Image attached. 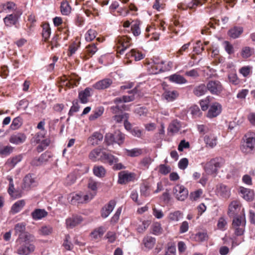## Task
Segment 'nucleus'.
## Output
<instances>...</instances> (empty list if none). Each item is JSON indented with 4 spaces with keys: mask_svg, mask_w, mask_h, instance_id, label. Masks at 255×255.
Instances as JSON below:
<instances>
[{
    "mask_svg": "<svg viewBox=\"0 0 255 255\" xmlns=\"http://www.w3.org/2000/svg\"><path fill=\"white\" fill-rule=\"evenodd\" d=\"M134 100V96H123L121 97H117L114 100L116 105L111 107L110 110L112 113H116L120 110H129V106L125 104V103L132 101Z\"/></svg>",
    "mask_w": 255,
    "mask_h": 255,
    "instance_id": "1",
    "label": "nucleus"
},
{
    "mask_svg": "<svg viewBox=\"0 0 255 255\" xmlns=\"http://www.w3.org/2000/svg\"><path fill=\"white\" fill-rule=\"evenodd\" d=\"M246 221L245 214L242 213V215L233 218L232 227L235 230V234L236 236H242L244 234Z\"/></svg>",
    "mask_w": 255,
    "mask_h": 255,
    "instance_id": "2",
    "label": "nucleus"
},
{
    "mask_svg": "<svg viewBox=\"0 0 255 255\" xmlns=\"http://www.w3.org/2000/svg\"><path fill=\"white\" fill-rule=\"evenodd\" d=\"M224 160L221 157H216L207 162L204 166L205 172L208 174L216 173L218 169L222 167Z\"/></svg>",
    "mask_w": 255,
    "mask_h": 255,
    "instance_id": "3",
    "label": "nucleus"
},
{
    "mask_svg": "<svg viewBox=\"0 0 255 255\" xmlns=\"http://www.w3.org/2000/svg\"><path fill=\"white\" fill-rule=\"evenodd\" d=\"M246 141L242 144L241 148L245 153L251 152L255 145V133L254 132L248 133L245 135Z\"/></svg>",
    "mask_w": 255,
    "mask_h": 255,
    "instance_id": "4",
    "label": "nucleus"
},
{
    "mask_svg": "<svg viewBox=\"0 0 255 255\" xmlns=\"http://www.w3.org/2000/svg\"><path fill=\"white\" fill-rule=\"evenodd\" d=\"M206 88L211 94L215 96L220 95L224 88L222 83L218 80H209L206 84Z\"/></svg>",
    "mask_w": 255,
    "mask_h": 255,
    "instance_id": "5",
    "label": "nucleus"
},
{
    "mask_svg": "<svg viewBox=\"0 0 255 255\" xmlns=\"http://www.w3.org/2000/svg\"><path fill=\"white\" fill-rule=\"evenodd\" d=\"M245 214L244 209L242 207L241 204L238 201H233L229 205L228 214L230 218H234Z\"/></svg>",
    "mask_w": 255,
    "mask_h": 255,
    "instance_id": "6",
    "label": "nucleus"
},
{
    "mask_svg": "<svg viewBox=\"0 0 255 255\" xmlns=\"http://www.w3.org/2000/svg\"><path fill=\"white\" fill-rule=\"evenodd\" d=\"M67 199L72 205L84 203L90 201L89 195L88 194L83 195L82 192L71 193L68 195Z\"/></svg>",
    "mask_w": 255,
    "mask_h": 255,
    "instance_id": "7",
    "label": "nucleus"
},
{
    "mask_svg": "<svg viewBox=\"0 0 255 255\" xmlns=\"http://www.w3.org/2000/svg\"><path fill=\"white\" fill-rule=\"evenodd\" d=\"M173 193L177 200L183 201L188 195V190L183 185L177 184L173 188Z\"/></svg>",
    "mask_w": 255,
    "mask_h": 255,
    "instance_id": "8",
    "label": "nucleus"
},
{
    "mask_svg": "<svg viewBox=\"0 0 255 255\" xmlns=\"http://www.w3.org/2000/svg\"><path fill=\"white\" fill-rule=\"evenodd\" d=\"M222 111V106L218 102H213L210 105L207 113V117L212 119L220 115Z\"/></svg>",
    "mask_w": 255,
    "mask_h": 255,
    "instance_id": "9",
    "label": "nucleus"
},
{
    "mask_svg": "<svg viewBox=\"0 0 255 255\" xmlns=\"http://www.w3.org/2000/svg\"><path fill=\"white\" fill-rule=\"evenodd\" d=\"M52 156V155L51 152L46 151L42 153L38 158H33L31 161V164L32 166H40L44 162H47Z\"/></svg>",
    "mask_w": 255,
    "mask_h": 255,
    "instance_id": "10",
    "label": "nucleus"
},
{
    "mask_svg": "<svg viewBox=\"0 0 255 255\" xmlns=\"http://www.w3.org/2000/svg\"><path fill=\"white\" fill-rule=\"evenodd\" d=\"M35 249L33 244H23L18 248L17 253L20 255H29L34 251Z\"/></svg>",
    "mask_w": 255,
    "mask_h": 255,
    "instance_id": "11",
    "label": "nucleus"
},
{
    "mask_svg": "<svg viewBox=\"0 0 255 255\" xmlns=\"http://www.w3.org/2000/svg\"><path fill=\"white\" fill-rule=\"evenodd\" d=\"M115 201L112 200L106 204L101 209V215L103 218H107L111 213L113 211L116 206Z\"/></svg>",
    "mask_w": 255,
    "mask_h": 255,
    "instance_id": "12",
    "label": "nucleus"
},
{
    "mask_svg": "<svg viewBox=\"0 0 255 255\" xmlns=\"http://www.w3.org/2000/svg\"><path fill=\"white\" fill-rule=\"evenodd\" d=\"M83 221V218L79 215H73L66 220V225L68 229H73L79 225Z\"/></svg>",
    "mask_w": 255,
    "mask_h": 255,
    "instance_id": "13",
    "label": "nucleus"
},
{
    "mask_svg": "<svg viewBox=\"0 0 255 255\" xmlns=\"http://www.w3.org/2000/svg\"><path fill=\"white\" fill-rule=\"evenodd\" d=\"M26 139V135L22 132H17L12 134L9 139L10 143L18 145L25 142Z\"/></svg>",
    "mask_w": 255,
    "mask_h": 255,
    "instance_id": "14",
    "label": "nucleus"
},
{
    "mask_svg": "<svg viewBox=\"0 0 255 255\" xmlns=\"http://www.w3.org/2000/svg\"><path fill=\"white\" fill-rule=\"evenodd\" d=\"M37 182L35 175L32 174L26 175L23 179V187L25 189H28L31 187L36 186Z\"/></svg>",
    "mask_w": 255,
    "mask_h": 255,
    "instance_id": "15",
    "label": "nucleus"
},
{
    "mask_svg": "<svg viewBox=\"0 0 255 255\" xmlns=\"http://www.w3.org/2000/svg\"><path fill=\"white\" fill-rule=\"evenodd\" d=\"M92 89L90 87L85 88L79 92L78 98L82 104H86L89 101V98L92 96Z\"/></svg>",
    "mask_w": 255,
    "mask_h": 255,
    "instance_id": "16",
    "label": "nucleus"
},
{
    "mask_svg": "<svg viewBox=\"0 0 255 255\" xmlns=\"http://www.w3.org/2000/svg\"><path fill=\"white\" fill-rule=\"evenodd\" d=\"M218 138L216 135L213 133L205 135L204 137V141L207 147L213 148L217 144Z\"/></svg>",
    "mask_w": 255,
    "mask_h": 255,
    "instance_id": "17",
    "label": "nucleus"
},
{
    "mask_svg": "<svg viewBox=\"0 0 255 255\" xmlns=\"http://www.w3.org/2000/svg\"><path fill=\"white\" fill-rule=\"evenodd\" d=\"M134 178V173H128L126 171H122L119 173L118 182L120 184H123L126 182L132 181Z\"/></svg>",
    "mask_w": 255,
    "mask_h": 255,
    "instance_id": "18",
    "label": "nucleus"
},
{
    "mask_svg": "<svg viewBox=\"0 0 255 255\" xmlns=\"http://www.w3.org/2000/svg\"><path fill=\"white\" fill-rule=\"evenodd\" d=\"M119 158L110 153L103 152L102 154V161L108 163L109 165H112L119 162Z\"/></svg>",
    "mask_w": 255,
    "mask_h": 255,
    "instance_id": "19",
    "label": "nucleus"
},
{
    "mask_svg": "<svg viewBox=\"0 0 255 255\" xmlns=\"http://www.w3.org/2000/svg\"><path fill=\"white\" fill-rule=\"evenodd\" d=\"M126 110H120L116 113H113L115 116L113 117V120L117 124H121L123 122L124 123L126 120H128L129 114L128 113L124 112Z\"/></svg>",
    "mask_w": 255,
    "mask_h": 255,
    "instance_id": "20",
    "label": "nucleus"
},
{
    "mask_svg": "<svg viewBox=\"0 0 255 255\" xmlns=\"http://www.w3.org/2000/svg\"><path fill=\"white\" fill-rule=\"evenodd\" d=\"M216 190L218 195L223 198H227L230 196L229 187L224 184L217 185Z\"/></svg>",
    "mask_w": 255,
    "mask_h": 255,
    "instance_id": "21",
    "label": "nucleus"
},
{
    "mask_svg": "<svg viewBox=\"0 0 255 255\" xmlns=\"http://www.w3.org/2000/svg\"><path fill=\"white\" fill-rule=\"evenodd\" d=\"M169 81L172 83L182 85L187 83V80L182 76L177 73L172 74L167 77Z\"/></svg>",
    "mask_w": 255,
    "mask_h": 255,
    "instance_id": "22",
    "label": "nucleus"
},
{
    "mask_svg": "<svg viewBox=\"0 0 255 255\" xmlns=\"http://www.w3.org/2000/svg\"><path fill=\"white\" fill-rule=\"evenodd\" d=\"M112 84V80L110 78H106L96 82L93 87L97 90H104L109 88Z\"/></svg>",
    "mask_w": 255,
    "mask_h": 255,
    "instance_id": "23",
    "label": "nucleus"
},
{
    "mask_svg": "<svg viewBox=\"0 0 255 255\" xmlns=\"http://www.w3.org/2000/svg\"><path fill=\"white\" fill-rule=\"evenodd\" d=\"M243 31V27L235 26L229 30L228 35L233 39H237L241 36Z\"/></svg>",
    "mask_w": 255,
    "mask_h": 255,
    "instance_id": "24",
    "label": "nucleus"
},
{
    "mask_svg": "<svg viewBox=\"0 0 255 255\" xmlns=\"http://www.w3.org/2000/svg\"><path fill=\"white\" fill-rule=\"evenodd\" d=\"M47 215V212L45 209H35L31 213L32 219L35 221L41 220Z\"/></svg>",
    "mask_w": 255,
    "mask_h": 255,
    "instance_id": "25",
    "label": "nucleus"
},
{
    "mask_svg": "<svg viewBox=\"0 0 255 255\" xmlns=\"http://www.w3.org/2000/svg\"><path fill=\"white\" fill-rule=\"evenodd\" d=\"M240 193L241 196L246 201L252 200L254 197L253 190L243 187L240 188Z\"/></svg>",
    "mask_w": 255,
    "mask_h": 255,
    "instance_id": "26",
    "label": "nucleus"
},
{
    "mask_svg": "<svg viewBox=\"0 0 255 255\" xmlns=\"http://www.w3.org/2000/svg\"><path fill=\"white\" fill-rule=\"evenodd\" d=\"M18 16L17 14H10L6 15L3 18V21L6 26L10 27L13 25L16 24L18 21Z\"/></svg>",
    "mask_w": 255,
    "mask_h": 255,
    "instance_id": "27",
    "label": "nucleus"
},
{
    "mask_svg": "<svg viewBox=\"0 0 255 255\" xmlns=\"http://www.w3.org/2000/svg\"><path fill=\"white\" fill-rule=\"evenodd\" d=\"M99 183L93 180H90L88 184V188L91 192L88 194L89 195L90 200H92L97 194L98 186Z\"/></svg>",
    "mask_w": 255,
    "mask_h": 255,
    "instance_id": "28",
    "label": "nucleus"
},
{
    "mask_svg": "<svg viewBox=\"0 0 255 255\" xmlns=\"http://www.w3.org/2000/svg\"><path fill=\"white\" fill-rule=\"evenodd\" d=\"M155 242V238L149 236L144 237L142 240V244L148 250L153 248Z\"/></svg>",
    "mask_w": 255,
    "mask_h": 255,
    "instance_id": "29",
    "label": "nucleus"
},
{
    "mask_svg": "<svg viewBox=\"0 0 255 255\" xmlns=\"http://www.w3.org/2000/svg\"><path fill=\"white\" fill-rule=\"evenodd\" d=\"M207 92V89L206 88V85L204 84H200L195 86L193 90V94L197 97H201L204 95Z\"/></svg>",
    "mask_w": 255,
    "mask_h": 255,
    "instance_id": "30",
    "label": "nucleus"
},
{
    "mask_svg": "<svg viewBox=\"0 0 255 255\" xmlns=\"http://www.w3.org/2000/svg\"><path fill=\"white\" fill-rule=\"evenodd\" d=\"M33 236L30 234L25 232L22 235H20L17 239L16 242L20 243H23L24 244H31L30 242L33 241Z\"/></svg>",
    "mask_w": 255,
    "mask_h": 255,
    "instance_id": "31",
    "label": "nucleus"
},
{
    "mask_svg": "<svg viewBox=\"0 0 255 255\" xmlns=\"http://www.w3.org/2000/svg\"><path fill=\"white\" fill-rule=\"evenodd\" d=\"M183 217V213L179 210L170 212L167 216L171 222H178Z\"/></svg>",
    "mask_w": 255,
    "mask_h": 255,
    "instance_id": "32",
    "label": "nucleus"
},
{
    "mask_svg": "<svg viewBox=\"0 0 255 255\" xmlns=\"http://www.w3.org/2000/svg\"><path fill=\"white\" fill-rule=\"evenodd\" d=\"M179 96V93L176 90H167L163 94V96L168 102L174 101Z\"/></svg>",
    "mask_w": 255,
    "mask_h": 255,
    "instance_id": "33",
    "label": "nucleus"
},
{
    "mask_svg": "<svg viewBox=\"0 0 255 255\" xmlns=\"http://www.w3.org/2000/svg\"><path fill=\"white\" fill-rule=\"evenodd\" d=\"M104 151H102L100 148H96L92 150L89 153V158L93 161L101 160L102 161V154Z\"/></svg>",
    "mask_w": 255,
    "mask_h": 255,
    "instance_id": "34",
    "label": "nucleus"
},
{
    "mask_svg": "<svg viewBox=\"0 0 255 255\" xmlns=\"http://www.w3.org/2000/svg\"><path fill=\"white\" fill-rule=\"evenodd\" d=\"M127 58H133L134 60L139 61L144 58V55L135 49H131V51L126 54Z\"/></svg>",
    "mask_w": 255,
    "mask_h": 255,
    "instance_id": "35",
    "label": "nucleus"
},
{
    "mask_svg": "<svg viewBox=\"0 0 255 255\" xmlns=\"http://www.w3.org/2000/svg\"><path fill=\"white\" fill-rule=\"evenodd\" d=\"M160 63L161 64H160V62H155V64L151 65L150 67L152 70V74H157L165 71V69H164L163 67L164 62L161 60Z\"/></svg>",
    "mask_w": 255,
    "mask_h": 255,
    "instance_id": "36",
    "label": "nucleus"
},
{
    "mask_svg": "<svg viewBox=\"0 0 255 255\" xmlns=\"http://www.w3.org/2000/svg\"><path fill=\"white\" fill-rule=\"evenodd\" d=\"M25 204L24 200H20L15 202L11 208V212L13 214H16L19 212L23 208Z\"/></svg>",
    "mask_w": 255,
    "mask_h": 255,
    "instance_id": "37",
    "label": "nucleus"
},
{
    "mask_svg": "<svg viewBox=\"0 0 255 255\" xmlns=\"http://www.w3.org/2000/svg\"><path fill=\"white\" fill-rule=\"evenodd\" d=\"M25 226L26 224L23 222L16 224L14 227V235H18L19 237L20 235L25 233L26 232Z\"/></svg>",
    "mask_w": 255,
    "mask_h": 255,
    "instance_id": "38",
    "label": "nucleus"
},
{
    "mask_svg": "<svg viewBox=\"0 0 255 255\" xmlns=\"http://www.w3.org/2000/svg\"><path fill=\"white\" fill-rule=\"evenodd\" d=\"M114 142L119 145L122 144L125 140V135L120 131H116L114 133Z\"/></svg>",
    "mask_w": 255,
    "mask_h": 255,
    "instance_id": "39",
    "label": "nucleus"
},
{
    "mask_svg": "<svg viewBox=\"0 0 255 255\" xmlns=\"http://www.w3.org/2000/svg\"><path fill=\"white\" fill-rule=\"evenodd\" d=\"M105 231V228L103 226H101L98 228L94 230L91 233V235L93 238L95 239H97L99 238H101L104 235Z\"/></svg>",
    "mask_w": 255,
    "mask_h": 255,
    "instance_id": "40",
    "label": "nucleus"
},
{
    "mask_svg": "<svg viewBox=\"0 0 255 255\" xmlns=\"http://www.w3.org/2000/svg\"><path fill=\"white\" fill-rule=\"evenodd\" d=\"M254 50L249 46H245L243 47L241 51V56L244 59L250 57L254 53Z\"/></svg>",
    "mask_w": 255,
    "mask_h": 255,
    "instance_id": "41",
    "label": "nucleus"
},
{
    "mask_svg": "<svg viewBox=\"0 0 255 255\" xmlns=\"http://www.w3.org/2000/svg\"><path fill=\"white\" fill-rule=\"evenodd\" d=\"M181 128L180 123L177 121H174L169 125L168 130L172 133L178 132Z\"/></svg>",
    "mask_w": 255,
    "mask_h": 255,
    "instance_id": "42",
    "label": "nucleus"
},
{
    "mask_svg": "<svg viewBox=\"0 0 255 255\" xmlns=\"http://www.w3.org/2000/svg\"><path fill=\"white\" fill-rule=\"evenodd\" d=\"M60 10L62 14L64 15H67L70 13L71 7L67 1L61 3Z\"/></svg>",
    "mask_w": 255,
    "mask_h": 255,
    "instance_id": "43",
    "label": "nucleus"
},
{
    "mask_svg": "<svg viewBox=\"0 0 255 255\" xmlns=\"http://www.w3.org/2000/svg\"><path fill=\"white\" fill-rule=\"evenodd\" d=\"M104 108L100 107L97 108L94 112L93 114H92L89 116V119L90 121H94L100 117L104 112Z\"/></svg>",
    "mask_w": 255,
    "mask_h": 255,
    "instance_id": "44",
    "label": "nucleus"
},
{
    "mask_svg": "<svg viewBox=\"0 0 255 255\" xmlns=\"http://www.w3.org/2000/svg\"><path fill=\"white\" fill-rule=\"evenodd\" d=\"M22 124V120L20 117H17L13 119L10 125V128L12 130L17 129Z\"/></svg>",
    "mask_w": 255,
    "mask_h": 255,
    "instance_id": "45",
    "label": "nucleus"
},
{
    "mask_svg": "<svg viewBox=\"0 0 255 255\" xmlns=\"http://www.w3.org/2000/svg\"><path fill=\"white\" fill-rule=\"evenodd\" d=\"M211 100V97L209 96L206 97L205 99L200 101V105L202 111H205L208 109L210 106Z\"/></svg>",
    "mask_w": 255,
    "mask_h": 255,
    "instance_id": "46",
    "label": "nucleus"
},
{
    "mask_svg": "<svg viewBox=\"0 0 255 255\" xmlns=\"http://www.w3.org/2000/svg\"><path fill=\"white\" fill-rule=\"evenodd\" d=\"M93 170L94 175L98 177L104 176L106 173V170L102 166H94Z\"/></svg>",
    "mask_w": 255,
    "mask_h": 255,
    "instance_id": "47",
    "label": "nucleus"
},
{
    "mask_svg": "<svg viewBox=\"0 0 255 255\" xmlns=\"http://www.w3.org/2000/svg\"><path fill=\"white\" fill-rule=\"evenodd\" d=\"M97 35V31L93 29H89L85 34V38L87 41H91L94 40Z\"/></svg>",
    "mask_w": 255,
    "mask_h": 255,
    "instance_id": "48",
    "label": "nucleus"
},
{
    "mask_svg": "<svg viewBox=\"0 0 255 255\" xmlns=\"http://www.w3.org/2000/svg\"><path fill=\"white\" fill-rule=\"evenodd\" d=\"M53 231V228L50 226H44L39 230V234L42 236H46L50 235Z\"/></svg>",
    "mask_w": 255,
    "mask_h": 255,
    "instance_id": "49",
    "label": "nucleus"
},
{
    "mask_svg": "<svg viewBox=\"0 0 255 255\" xmlns=\"http://www.w3.org/2000/svg\"><path fill=\"white\" fill-rule=\"evenodd\" d=\"M127 155L130 157H137L141 155L142 150L138 148H134L131 149H127Z\"/></svg>",
    "mask_w": 255,
    "mask_h": 255,
    "instance_id": "50",
    "label": "nucleus"
},
{
    "mask_svg": "<svg viewBox=\"0 0 255 255\" xmlns=\"http://www.w3.org/2000/svg\"><path fill=\"white\" fill-rule=\"evenodd\" d=\"M161 224L158 222L154 223L152 226V233L155 235H159L162 232Z\"/></svg>",
    "mask_w": 255,
    "mask_h": 255,
    "instance_id": "51",
    "label": "nucleus"
},
{
    "mask_svg": "<svg viewBox=\"0 0 255 255\" xmlns=\"http://www.w3.org/2000/svg\"><path fill=\"white\" fill-rule=\"evenodd\" d=\"M131 30L133 35L138 36L140 34L141 31L139 28V23L138 21H135L131 25Z\"/></svg>",
    "mask_w": 255,
    "mask_h": 255,
    "instance_id": "52",
    "label": "nucleus"
},
{
    "mask_svg": "<svg viewBox=\"0 0 255 255\" xmlns=\"http://www.w3.org/2000/svg\"><path fill=\"white\" fill-rule=\"evenodd\" d=\"M16 8L15 4L14 2L8 1L2 5L3 10L6 12H9L14 10Z\"/></svg>",
    "mask_w": 255,
    "mask_h": 255,
    "instance_id": "53",
    "label": "nucleus"
},
{
    "mask_svg": "<svg viewBox=\"0 0 255 255\" xmlns=\"http://www.w3.org/2000/svg\"><path fill=\"white\" fill-rule=\"evenodd\" d=\"M190 111L191 114L194 118L199 117L202 115V112L197 105H193L192 106Z\"/></svg>",
    "mask_w": 255,
    "mask_h": 255,
    "instance_id": "54",
    "label": "nucleus"
},
{
    "mask_svg": "<svg viewBox=\"0 0 255 255\" xmlns=\"http://www.w3.org/2000/svg\"><path fill=\"white\" fill-rule=\"evenodd\" d=\"M202 193L203 191L201 189L192 192L189 195L190 199L192 201H196L200 198Z\"/></svg>",
    "mask_w": 255,
    "mask_h": 255,
    "instance_id": "55",
    "label": "nucleus"
},
{
    "mask_svg": "<svg viewBox=\"0 0 255 255\" xmlns=\"http://www.w3.org/2000/svg\"><path fill=\"white\" fill-rule=\"evenodd\" d=\"M72 104L68 114L69 117L72 116L74 113L78 112L80 109V106L77 101H73Z\"/></svg>",
    "mask_w": 255,
    "mask_h": 255,
    "instance_id": "56",
    "label": "nucleus"
},
{
    "mask_svg": "<svg viewBox=\"0 0 255 255\" xmlns=\"http://www.w3.org/2000/svg\"><path fill=\"white\" fill-rule=\"evenodd\" d=\"M228 79L230 83L234 85H237L240 83V80L238 79L237 74L234 73H231L229 74Z\"/></svg>",
    "mask_w": 255,
    "mask_h": 255,
    "instance_id": "57",
    "label": "nucleus"
},
{
    "mask_svg": "<svg viewBox=\"0 0 255 255\" xmlns=\"http://www.w3.org/2000/svg\"><path fill=\"white\" fill-rule=\"evenodd\" d=\"M223 45L226 52L231 55L234 53V50L233 45L228 41H225L223 42Z\"/></svg>",
    "mask_w": 255,
    "mask_h": 255,
    "instance_id": "58",
    "label": "nucleus"
},
{
    "mask_svg": "<svg viewBox=\"0 0 255 255\" xmlns=\"http://www.w3.org/2000/svg\"><path fill=\"white\" fill-rule=\"evenodd\" d=\"M51 34V29L49 25L46 24L43 26L42 29V36L45 40L48 39Z\"/></svg>",
    "mask_w": 255,
    "mask_h": 255,
    "instance_id": "59",
    "label": "nucleus"
},
{
    "mask_svg": "<svg viewBox=\"0 0 255 255\" xmlns=\"http://www.w3.org/2000/svg\"><path fill=\"white\" fill-rule=\"evenodd\" d=\"M140 191L141 196L147 197L150 195L149 187L147 185H141L140 187Z\"/></svg>",
    "mask_w": 255,
    "mask_h": 255,
    "instance_id": "60",
    "label": "nucleus"
},
{
    "mask_svg": "<svg viewBox=\"0 0 255 255\" xmlns=\"http://www.w3.org/2000/svg\"><path fill=\"white\" fill-rule=\"evenodd\" d=\"M122 207H119V208L117 209L116 213L111 219L110 222L111 224H114L118 222L122 212Z\"/></svg>",
    "mask_w": 255,
    "mask_h": 255,
    "instance_id": "61",
    "label": "nucleus"
},
{
    "mask_svg": "<svg viewBox=\"0 0 255 255\" xmlns=\"http://www.w3.org/2000/svg\"><path fill=\"white\" fill-rule=\"evenodd\" d=\"M152 162V160L150 157H145L141 160L140 164L142 167L148 168Z\"/></svg>",
    "mask_w": 255,
    "mask_h": 255,
    "instance_id": "62",
    "label": "nucleus"
},
{
    "mask_svg": "<svg viewBox=\"0 0 255 255\" xmlns=\"http://www.w3.org/2000/svg\"><path fill=\"white\" fill-rule=\"evenodd\" d=\"M12 151V147L10 146H5L0 148V154L1 155H8Z\"/></svg>",
    "mask_w": 255,
    "mask_h": 255,
    "instance_id": "63",
    "label": "nucleus"
},
{
    "mask_svg": "<svg viewBox=\"0 0 255 255\" xmlns=\"http://www.w3.org/2000/svg\"><path fill=\"white\" fill-rule=\"evenodd\" d=\"M159 171L162 174L166 175L171 171V168L165 164H160L159 166Z\"/></svg>",
    "mask_w": 255,
    "mask_h": 255,
    "instance_id": "64",
    "label": "nucleus"
}]
</instances>
